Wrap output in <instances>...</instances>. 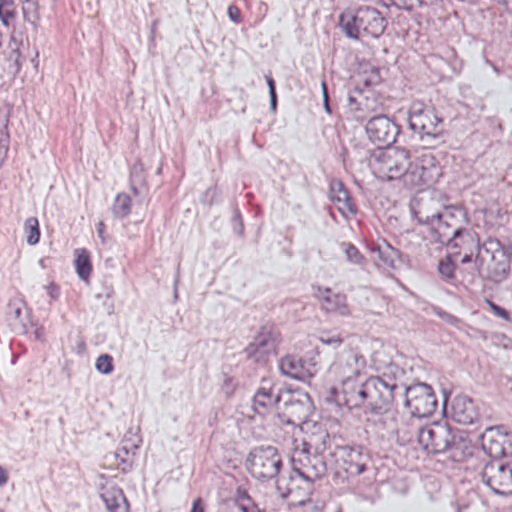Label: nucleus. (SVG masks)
Returning a JSON list of instances; mask_svg holds the SVG:
<instances>
[{"mask_svg":"<svg viewBox=\"0 0 512 512\" xmlns=\"http://www.w3.org/2000/svg\"><path fill=\"white\" fill-rule=\"evenodd\" d=\"M319 340L323 345L333 349L338 348L342 344V338L339 335L321 336Z\"/></svg>","mask_w":512,"mask_h":512,"instance_id":"4c0bfd02","label":"nucleus"},{"mask_svg":"<svg viewBox=\"0 0 512 512\" xmlns=\"http://www.w3.org/2000/svg\"><path fill=\"white\" fill-rule=\"evenodd\" d=\"M17 16L13 0H0V21L4 27H10Z\"/></svg>","mask_w":512,"mask_h":512,"instance_id":"7c9ffc66","label":"nucleus"},{"mask_svg":"<svg viewBox=\"0 0 512 512\" xmlns=\"http://www.w3.org/2000/svg\"><path fill=\"white\" fill-rule=\"evenodd\" d=\"M100 497L108 512H130L128 502L122 490L115 485L105 484L101 488Z\"/></svg>","mask_w":512,"mask_h":512,"instance_id":"f3484780","label":"nucleus"},{"mask_svg":"<svg viewBox=\"0 0 512 512\" xmlns=\"http://www.w3.org/2000/svg\"><path fill=\"white\" fill-rule=\"evenodd\" d=\"M329 392L333 401L349 408H359L369 400L366 383L359 384L357 380L331 385Z\"/></svg>","mask_w":512,"mask_h":512,"instance_id":"6e6552de","label":"nucleus"},{"mask_svg":"<svg viewBox=\"0 0 512 512\" xmlns=\"http://www.w3.org/2000/svg\"><path fill=\"white\" fill-rule=\"evenodd\" d=\"M370 167L378 179L383 181L402 179L409 187H419L428 179L424 167L413 166L408 152L398 147H387L376 153Z\"/></svg>","mask_w":512,"mask_h":512,"instance_id":"f257e3e1","label":"nucleus"},{"mask_svg":"<svg viewBox=\"0 0 512 512\" xmlns=\"http://www.w3.org/2000/svg\"><path fill=\"white\" fill-rule=\"evenodd\" d=\"M74 256V266L78 277L85 283H88L92 272L89 253L84 249H76L74 251Z\"/></svg>","mask_w":512,"mask_h":512,"instance_id":"5701e85b","label":"nucleus"},{"mask_svg":"<svg viewBox=\"0 0 512 512\" xmlns=\"http://www.w3.org/2000/svg\"><path fill=\"white\" fill-rule=\"evenodd\" d=\"M267 85L269 88L270 106H271L272 110H275V108H276V93H275L274 82L271 78H267Z\"/></svg>","mask_w":512,"mask_h":512,"instance_id":"ea45409f","label":"nucleus"},{"mask_svg":"<svg viewBox=\"0 0 512 512\" xmlns=\"http://www.w3.org/2000/svg\"><path fill=\"white\" fill-rule=\"evenodd\" d=\"M282 401V392H275L273 386L265 382L256 391L252 407L255 413L265 416L271 413L278 415V407Z\"/></svg>","mask_w":512,"mask_h":512,"instance_id":"ddd939ff","label":"nucleus"},{"mask_svg":"<svg viewBox=\"0 0 512 512\" xmlns=\"http://www.w3.org/2000/svg\"><path fill=\"white\" fill-rule=\"evenodd\" d=\"M438 270L443 277L450 279L454 276L455 267L451 259L448 258L446 261L439 263Z\"/></svg>","mask_w":512,"mask_h":512,"instance_id":"e433bc0d","label":"nucleus"},{"mask_svg":"<svg viewBox=\"0 0 512 512\" xmlns=\"http://www.w3.org/2000/svg\"><path fill=\"white\" fill-rule=\"evenodd\" d=\"M451 417L459 424H472L478 418L477 408L469 397L457 396L452 401Z\"/></svg>","mask_w":512,"mask_h":512,"instance_id":"dca6fc26","label":"nucleus"},{"mask_svg":"<svg viewBox=\"0 0 512 512\" xmlns=\"http://www.w3.org/2000/svg\"><path fill=\"white\" fill-rule=\"evenodd\" d=\"M0 512H4V510L0 507Z\"/></svg>","mask_w":512,"mask_h":512,"instance_id":"5fc2aeb1","label":"nucleus"},{"mask_svg":"<svg viewBox=\"0 0 512 512\" xmlns=\"http://www.w3.org/2000/svg\"><path fill=\"white\" fill-rule=\"evenodd\" d=\"M21 15L33 30H37L41 21L39 0H21Z\"/></svg>","mask_w":512,"mask_h":512,"instance_id":"4be33fe9","label":"nucleus"},{"mask_svg":"<svg viewBox=\"0 0 512 512\" xmlns=\"http://www.w3.org/2000/svg\"><path fill=\"white\" fill-rule=\"evenodd\" d=\"M454 436L451 428L444 422H431L418 431L417 442L428 453L446 451L453 443Z\"/></svg>","mask_w":512,"mask_h":512,"instance_id":"423d86ee","label":"nucleus"},{"mask_svg":"<svg viewBox=\"0 0 512 512\" xmlns=\"http://www.w3.org/2000/svg\"><path fill=\"white\" fill-rule=\"evenodd\" d=\"M441 121V118L436 115L434 109L430 107H414L409 113L410 127L427 136L437 135Z\"/></svg>","mask_w":512,"mask_h":512,"instance_id":"4468645a","label":"nucleus"},{"mask_svg":"<svg viewBox=\"0 0 512 512\" xmlns=\"http://www.w3.org/2000/svg\"><path fill=\"white\" fill-rule=\"evenodd\" d=\"M312 402L306 392L300 390H283L282 401L278 407V417L282 422L295 424L308 419Z\"/></svg>","mask_w":512,"mask_h":512,"instance_id":"39448f33","label":"nucleus"},{"mask_svg":"<svg viewBox=\"0 0 512 512\" xmlns=\"http://www.w3.org/2000/svg\"><path fill=\"white\" fill-rule=\"evenodd\" d=\"M191 512H203L200 508V501L198 499L193 502Z\"/></svg>","mask_w":512,"mask_h":512,"instance_id":"09e8293b","label":"nucleus"},{"mask_svg":"<svg viewBox=\"0 0 512 512\" xmlns=\"http://www.w3.org/2000/svg\"><path fill=\"white\" fill-rule=\"evenodd\" d=\"M330 199L344 217L353 216L356 212L347 190L341 182L335 181L330 185Z\"/></svg>","mask_w":512,"mask_h":512,"instance_id":"6ab92c4d","label":"nucleus"},{"mask_svg":"<svg viewBox=\"0 0 512 512\" xmlns=\"http://www.w3.org/2000/svg\"><path fill=\"white\" fill-rule=\"evenodd\" d=\"M342 461L350 473L361 474L365 470L366 456L360 449L343 448Z\"/></svg>","mask_w":512,"mask_h":512,"instance_id":"412c9836","label":"nucleus"},{"mask_svg":"<svg viewBox=\"0 0 512 512\" xmlns=\"http://www.w3.org/2000/svg\"><path fill=\"white\" fill-rule=\"evenodd\" d=\"M8 315L11 320L16 322L15 325H17V329H21L22 332H26L23 321L28 316V309L22 302H11L9 304Z\"/></svg>","mask_w":512,"mask_h":512,"instance_id":"c85d7f7f","label":"nucleus"},{"mask_svg":"<svg viewBox=\"0 0 512 512\" xmlns=\"http://www.w3.org/2000/svg\"><path fill=\"white\" fill-rule=\"evenodd\" d=\"M433 0H414V7L415 6H424L429 3H431Z\"/></svg>","mask_w":512,"mask_h":512,"instance_id":"8fccbe9b","label":"nucleus"},{"mask_svg":"<svg viewBox=\"0 0 512 512\" xmlns=\"http://www.w3.org/2000/svg\"><path fill=\"white\" fill-rule=\"evenodd\" d=\"M24 230L26 233V242L30 246H34L39 242L40 230L39 222L35 217H29L25 220Z\"/></svg>","mask_w":512,"mask_h":512,"instance_id":"473e14b6","label":"nucleus"},{"mask_svg":"<svg viewBox=\"0 0 512 512\" xmlns=\"http://www.w3.org/2000/svg\"><path fill=\"white\" fill-rule=\"evenodd\" d=\"M132 207V200L126 193H118L112 203V214L114 217L124 219L129 216Z\"/></svg>","mask_w":512,"mask_h":512,"instance_id":"393cba45","label":"nucleus"},{"mask_svg":"<svg viewBox=\"0 0 512 512\" xmlns=\"http://www.w3.org/2000/svg\"><path fill=\"white\" fill-rule=\"evenodd\" d=\"M469 260H470V258L468 256H464L461 261H462V263H466Z\"/></svg>","mask_w":512,"mask_h":512,"instance_id":"603ef678","label":"nucleus"},{"mask_svg":"<svg viewBox=\"0 0 512 512\" xmlns=\"http://www.w3.org/2000/svg\"><path fill=\"white\" fill-rule=\"evenodd\" d=\"M228 16L231 19L232 22L238 23L240 19V12L237 7L230 6L228 7Z\"/></svg>","mask_w":512,"mask_h":512,"instance_id":"37998d69","label":"nucleus"},{"mask_svg":"<svg viewBox=\"0 0 512 512\" xmlns=\"http://www.w3.org/2000/svg\"><path fill=\"white\" fill-rule=\"evenodd\" d=\"M365 130L370 141L386 146L394 143L399 133L398 126L383 115L371 118Z\"/></svg>","mask_w":512,"mask_h":512,"instance_id":"9b49d317","label":"nucleus"},{"mask_svg":"<svg viewBox=\"0 0 512 512\" xmlns=\"http://www.w3.org/2000/svg\"><path fill=\"white\" fill-rule=\"evenodd\" d=\"M369 391V404L373 407H381L393 402L394 391L397 388L395 379L387 378L384 374L365 381Z\"/></svg>","mask_w":512,"mask_h":512,"instance_id":"f8f14e48","label":"nucleus"},{"mask_svg":"<svg viewBox=\"0 0 512 512\" xmlns=\"http://www.w3.org/2000/svg\"><path fill=\"white\" fill-rule=\"evenodd\" d=\"M279 369L283 375L290 378L300 379L303 377L299 360L292 356L283 357L279 362Z\"/></svg>","mask_w":512,"mask_h":512,"instance_id":"bb28decb","label":"nucleus"},{"mask_svg":"<svg viewBox=\"0 0 512 512\" xmlns=\"http://www.w3.org/2000/svg\"><path fill=\"white\" fill-rule=\"evenodd\" d=\"M246 354L256 361L275 353L273 339L267 334L257 336L247 347Z\"/></svg>","mask_w":512,"mask_h":512,"instance_id":"aec40b11","label":"nucleus"},{"mask_svg":"<svg viewBox=\"0 0 512 512\" xmlns=\"http://www.w3.org/2000/svg\"><path fill=\"white\" fill-rule=\"evenodd\" d=\"M95 368L99 373L103 375L110 374L113 371L112 357L107 354L99 356L96 359Z\"/></svg>","mask_w":512,"mask_h":512,"instance_id":"f704fd0d","label":"nucleus"},{"mask_svg":"<svg viewBox=\"0 0 512 512\" xmlns=\"http://www.w3.org/2000/svg\"><path fill=\"white\" fill-rule=\"evenodd\" d=\"M137 449V446L134 445L131 451L126 446H122L118 449L116 452V458H118L124 466L122 467L123 471H129L132 468L133 465V457L135 450Z\"/></svg>","mask_w":512,"mask_h":512,"instance_id":"72a5a7b5","label":"nucleus"},{"mask_svg":"<svg viewBox=\"0 0 512 512\" xmlns=\"http://www.w3.org/2000/svg\"><path fill=\"white\" fill-rule=\"evenodd\" d=\"M32 328H33L34 338L38 341H43L45 339L44 328L37 323H33Z\"/></svg>","mask_w":512,"mask_h":512,"instance_id":"79ce46f5","label":"nucleus"},{"mask_svg":"<svg viewBox=\"0 0 512 512\" xmlns=\"http://www.w3.org/2000/svg\"><path fill=\"white\" fill-rule=\"evenodd\" d=\"M365 368L366 360L360 350L357 347L346 345L329 365L326 379L331 385L358 380Z\"/></svg>","mask_w":512,"mask_h":512,"instance_id":"7ed1b4c3","label":"nucleus"},{"mask_svg":"<svg viewBox=\"0 0 512 512\" xmlns=\"http://www.w3.org/2000/svg\"><path fill=\"white\" fill-rule=\"evenodd\" d=\"M293 471L301 474L303 478H306L313 484V482L321 478L325 473V464L320 457L304 455L303 459H300V466L294 467Z\"/></svg>","mask_w":512,"mask_h":512,"instance_id":"a211bd4d","label":"nucleus"},{"mask_svg":"<svg viewBox=\"0 0 512 512\" xmlns=\"http://www.w3.org/2000/svg\"><path fill=\"white\" fill-rule=\"evenodd\" d=\"M9 480V475L7 470L0 465V488H3Z\"/></svg>","mask_w":512,"mask_h":512,"instance_id":"a18cd8bd","label":"nucleus"},{"mask_svg":"<svg viewBox=\"0 0 512 512\" xmlns=\"http://www.w3.org/2000/svg\"><path fill=\"white\" fill-rule=\"evenodd\" d=\"M378 251L383 261L390 265H392L394 263V260L398 257L397 250L392 248L387 243H384L383 247H379Z\"/></svg>","mask_w":512,"mask_h":512,"instance_id":"c9c22d12","label":"nucleus"},{"mask_svg":"<svg viewBox=\"0 0 512 512\" xmlns=\"http://www.w3.org/2000/svg\"><path fill=\"white\" fill-rule=\"evenodd\" d=\"M467 236H468L471 240H473V236H472V235L467 234Z\"/></svg>","mask_w":512,"mask_h":512,"instance_id":"864d4df0","label":"nucleus"},{"mask_svg":"<svg viewBox=\"0 0 512 512\" xmlns=\"http://www.w3.org/2000/svg\"><path fill=\"white\" fill-rule=\"evenodd\" d=\"M487 305L490 307V309L492 310V312L498 316L499 318L505 320V321H509V314L507 313V311L505 309H503L502 307L494 304L492 301L490 300H487L486 301Z\"/></svg>","mask_w":512,"mask_h":512,"instance_id":"58836bf2","label":"nucleus"},{"mask_svg":"<svg viewBox=\"0 0 512 512\" xmlns=\"http://www.w3.org/2000/svg\"><path fill=\"white\" fill-rule=\"evenodd\" d=\"M281 465V457L276 448L272 446L252 449L245 461L248 473L261 481L275 478L280 471Z\"/></svg>","mask_w":512,"mask_h":512,"instance_id":"20e7f679","label":"nucleus"},{"mask_svg":"<svg viewBox=\"0 0 512 512\" xmlns=\"http://www.w3.org/2000/svg\"><path fill=\"white\" fill-rule=\"evenodd\" d=\"M325 309L329 312L346 315L348 308L345 297L339 294H332L325 299Z\"/></svg>","mask_w":512,"mask_h":512,"instance_id":"2f4dec72","label":"nucleus"},{"mask_svg":"<svg viewBox=\"0 0 512 512\" xmlns=\"http://www.w3.org/2000/svg\"><path fill=\"white\" fill-rule=\"evenodd\" d=\"M45 290H46L47 294L49 295V297H51L52 299L56 300L59 298L60 288L56 284L50 283V284L46 285Z\"/></svg>","mask_w":512,"mask_h":512,"instance_id":"a19ab883","label":"nucleus"},{"mask_svg":"<svg viewBox=\"0 0 512 512\" xmlns=\"http://www.w3.org/2000/svg\"><path fill=\"white\" fill-rule=\"evenodd\" d=\"M321 89H322V95H323L324 109L328 114H331V110H330V107L328 104L327 88H326V84L324 82H322V84H321Z\"/></svg>","mask_w":512,"mask_h":512,"instance_id":"c03bdc74","label":"nucleus"},{"mask_svg":"<svg viewBox=\"0 0 512 512\" xmlns=\"http://www.w3.org/2000/svg\"><path fill=\"white\" fill-rule=\"evenodd\" d=\"M431 224L433 229L437 233H439V240L441 242L448 241V245L456 246V244L450 241L451 236L458 237L461 235V232L458 229H449L442 223L441 216L439 214H435L431 216Z\"/></svg>","mask_w":512,"mask_h":512,"instance_id":"a878e982","label":"nucleus"},{"mask_svg":"<svg viewBox=\"0 0 512 512\" xmlns=\"http://www.w3.org/2000/svg\"><path fill=\"white\" fill-rule=\"evenodd\" d=\"M347 253H348V255H354V256L358 255L357 250L355 248H353V247L349 248L347 250Z\"/></svg>","mask_w":512,"mask_h":512,"instance_id":"3c124183","label":"nucleus"},{"mask_svg":"<svg viewBox=\"0 0 512 512\" xmlns=\"http://www.w3.org/2000/svg\"><path fill=\"white\" fill-rule=\"evenodd\" d=\"M510 256L503 250H496L491 257L489 269L496 277H504L510 270Z\"/></svg>","mask_w":512,"mask_h":512,"instance_id":"b1692460","label":"nucleus"},{"mask_svg":"<svg viewBox=\"0 0 512 512\" xmlns=\"http://www.w3.org/2000/svg\"><path fill=\"white\" fill-rule=\"evenodd\" d=\"M398 2L407 9L414 8V0H398Z\"/></svg>","mask_w":512,"mask_h":512,"instance_id":"de8ad7c7","label":"nucleus"},{"mask_svg":"<svg viewBox=\"0 0 512 512\" xmlns=\"http://www.w3.org/2000/svg\"><path fill=\"white\" fill-rule=\"evenodd\" d=\"M483 482L497 494L512 492V471L509 464L505 465L499 460H491L483 468Z\"/></svg>","mask_w":512,"mask_h":512,"instance_id":"1a4fd4ad","label":"nucleus"},{"mask_svg":"<svg viewBox=\"0 0 512 512\" xmlns=\"http://www.w3.org/2000/svg\"><path fill=\"white\" fill-rule=\"evenodd\" d=\"M510 442V436L508 432L504 431L500 427H491L486 429L482 436L483 449L488 454L497 458L504 454V446Z\"/></svg>","mask_w":512,"mask_h":512,"instance_id":"2eb2a0df","label":"nucleus"},{"mask_svg":"<svg viewBox=\"0 0 512 512\" xmlns=\"http://www.w3.org/2000/svg\"><path fill=\"white\" fill-rule=\"evenodd\" d=\"M312 487L313 484L309 480L293 470L288 481L282 480V483L278 485L281 495L288 497L290 504L293 506L303 505L308 502L312 493Z\"/></svg>","mask_w":512,"mask_h":512,"instance_id":"9d476101","label":"nucleus"},{"mask_svg":"<svg viewBox=\"0 0 512 512\" xmlns=\"http://www.w3.org/2000/svg\"><path fill=\"white\" fill-rule=\"evenodd\" d=\"M357 76L358 81L363 83L366 87L376 86L381 81L378 68L370 64L361 66Z\"/></svg>","mask_w":512,"mask_h":512,"instance_id":"cd10ccee","label":"nucleus"},{"mask_svg":"<svg viewBox=\"0 0 512 512\" xmlns=\"http://www.w3.org/2000/svg\"><path fill=\"white\" fill-rule=\"evenodd\" d=\"M483 219L486 225L498 227L504 224L506 213L498 206H490L483 210Z\"/></svg>","mask_w":512,"mask_h":512,"instance_id":"c756f323","label":"nucleus"},{"mask_svg":"<svg viewBox=\"0 0 512 512\" xmlns=\"http://www.w3.org/2000/svg\"><path fill=\"white\" fill-rule=\"evenodd\" d=\"M405 404L412 415L427 417L434 412L437 400L429 385L416 383L406 389Z\"/></svg>","mask_w":512,"mask_h":512,"instance_id":"0eeeda50","label":"nucleus"},{"mask_svg":"<svg viewBox=\"0 0 512 512\" xmlns=\"http://www.w3.org/2000/svg\"><path fill=\"white\" fill-rule=\"evenodd\" d=\"M339 21L343 32L351 39H378L387 27L385 17L369 6L360 7L355 12L346 10Z\"/></svg>","mask_w":512,"mask_h":512,"instance_id":"f03ea898","label":"nucleus"},{"mask_svg":"<svg viewBox=\"0 0 512 512\" xmlns=\"http://www.w3.org/2000/svg\"><path fill=\"white\" fill-rule=\"evenodd\" d=\"M497 1L500 4H502L509 13H512V0H497Z\"/></svg>","mask_w":512,"mask_h":512,"instance_id":"49530a36","label":"nucleus"}]
</instances>
